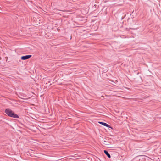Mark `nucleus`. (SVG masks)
I'll list each match as a JSON object with an SVG mask.
<instances>
[{"mask_svg": "<svg viewBox=\"0 0 161 161\" xmlns=\"http://www.w3.org/2000/svg\"><path fill=\"white\" fill-rule=\"evenodd\" d=\"M104 153L107 156L108 158H110L111 157V156L108 153L107 151L106 150H104Z\"/></svg>", "mask_w": 161, "mask_h": 161, "instance_id": "4", "label": "nucleus"}, {"mask_svg": "<svg viewBox=\"0 0 161 161\" xmlns=\"http://www.w3.org/2000/svg\"><path fill=\"white\" fill-rule=\"evenodd\" d=\"M5 113L9 116L16 118H18L19 116L14 113L10 109H7L5 110Z\"/></svg>", "mask_w": 161, "mask_h": 161, "instance_id": "1", "label": "nucleus"}, {"mask_svg": "<svg viewBox=\"0 0 161 161\" xmlns=\"http://www.w3.org/2000/svg\"><path fill=\"white\" fill-rule=\"evenodd\" d=\"M98 123L99 124H101L104 126H105L108 128H111L110 126L109 125L106 124V123L102 122H99Z\"/></svg>", "mask_w": 161, "mask_h": 161, "instance_id": "3", "label": "nucleus"}, {"mask_svg": "<svg viewBox=\"0 0 161 161\" xmlns=\"http://www.w3.org/2000/svg\"><path fill=\"white\" fill-rule=\"evenodd\" d=\"M31 57V55H28L25 56H23L21 57V59L23 60L27 59Z\"/></svg>", "mask_w": 161, "mask_h": 161, "instance_id": "2", "label": "nucleus"}]
</instances>
